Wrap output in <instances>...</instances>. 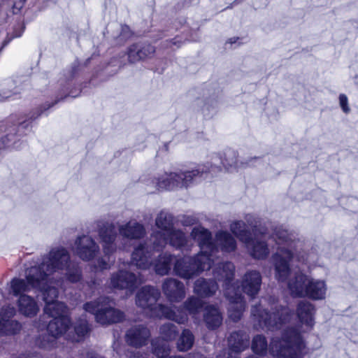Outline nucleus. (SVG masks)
Wrapping results in <instances>:
<instances>
[{"mask_svg": "<svg viewBox=\"0 0 358 358\" xmlns=\"http://www.w3.org/2000/svg\"><path fill=\"white\" fill-rule=\"evenodd\" d=\"M99 283L96 280H92L90 282H89V286L92 288H96V285H99Z\"/></svg>", "mask_w": 358, "mask_h": 358, "instance_id": "052dcab7", "label": "nucleus"}, {"mask_svg": "<svg viewBox=\"0 0 358 358\" xmlns=\"http://www.w3.org/2000/svg\"><path fill=\"white\" fill-rule=\"evenodd\" d=\"M38 270L29 268L25 271V279L14 278L10 283L9 292L17 296V306L19 313L27 317H35L40 308L34 297L27 293L35 288H41L44 284L43 279L36 278Z\"/></svg>", "mask_w": 358, "mask_h": 358, "instance_id": "7ed1b4c3", "label": "nucleus"}, {"mask_svg": "<svg viewBox=\"0 0 358 358\" xmlns=\"http://www.w3.org/2000/svg\"><path fill=\"white\" fill-rule=\"evenodd\" d=\"M315 306L310 302L300 301L296 306V313L299 322L308 329H312L314 325Z\"/></svg>", "mask_w": 358, "mask_h": 358, "instance_id": "393cba45", "label": "nucleus"}, {"mask_svg": "<svg viewBox=\"0 0 358 358\" xmlns=\"http://www.w3.org/2000/svg\"><path fill=\"white\" fill-rule=\"evenodd\" d=\"M306 344L301 333L294 327L285 329L281 338H272L270 353L276 358H304Z\"/></svg>", "mask_w": 358, "mask_h": 358, "instance_id": "39448f33", "label": "nucleus"}, {"mask_svg": "<svg viewBox=\"0 0 358 358\" xmlns=\"http://www.w3.org/2000/svg\"><path fill=\"white\" fill-rule=\"evenodd\" d=\"M50 276L45 278V283L41 288H35L36 291L41 292L43 294V299L45 304L53 301H57L56 299L58 297V289L55 286L49 284Z\"/></svg>", "mask_w": 358, "mask_h": 358, "instance_id": "c9c22d12", "label": "nucleus"}, {"mask_svg": "<svg viewBox=\"0 0 358 358\" xmlns=\"http://www.w3.org/2000/svg\"><path fill=\"white\" fill-rule=\"evenodd\" d=\"M217 289V283L213 279L200 278L194 284V292L202 298L213 296Z\"/></svg>", "mask_w": 358, "mask_h": 358, "instance_id": "cd10ccee", "label": "nucleus"}, {"mask_svg": "<svg viewBox=\"0 0 358 358\" xmlns=\"http://www.w3.org/2000/svg\"><path fill=\"white\" fill-rule=\"evenodd\" d=\"M63 271L65 280L70 283H77L82 280L83 271L78 262L71 261Z\"/></svg>", "mask_w": 358, "mask_h": 358, "instance_id": "473e14b6", "label": "nucleus"}, {"mask_svg": "<svg viewBox=\"0 0 358 358\" xmlns=\"http://www.w3.org/2000/svg\"><path fill=\"white\" fill-rule=\"evenodd\" d=\"M87 358H97V355L94 352L90 351L87 353Z\"/></svg>", "mask_w": 358, "mask_h": 358, "instance_id": "680f3d73", "label": "nucleus"}, {"mask_svg": "<svg viewBox=\"0 0 358 358\" xmlns=\"http://www.w3.org/2000/svg\"><path fill=\"white\" fill-rule=\"evenodd\" d=\"M119 233L127 239H140L145 234V229L142 224L136 221H129L119 227Z\"/></svg>", "mask_w": 358, "mask_h": 358, "instance_id": "bb28decb", "label": "nucleus"}, {"mask_svg": "<svg viewBox=\"0 0 358 358\" xmlns=\"http://www.w3.org/2000/svg\"><path fill=\"white\" fill-rule=\"evenodd\" d=\"M90 59V58L87 59L85 65H87V64L89 62Z\"/></svg>", "mask_w": 358, "mask_h": 358, "instance_id": "774afa93", "label": "nucleus"}, {"mask_svg": "<svg viewBox=\"0 0 358 358\" xmlns=\"http://www.w3.org/2000/svg\"><path fill=\"white\" fill-rule=\"evenodd\" d=\"M96 227L103 254L113 255L117 250L115 239L117 234L115 224L106 221H98Z\"/></svg>", "mask_w": 358, "mask_h": 358, "instance_id": "2eb2a0df", "label": "nucleus"}, {"mask_svg": "<svg viewBox=\"0 0 358 358\" xmlns=\"http://www.w3.org/2000/svg\"><path fill=\"white\" fill-rule=\"evenodd\" d=\"M194 343V334L189 329H185L177 341L176 347L180 352H187L192 348Z\"/></svg>", "mask_w": 358, "mask_h": 358, "instance_id": "4c0bfd02", "label": "nucleus"}, {"mask_svg": "<svg viewBox=\"0 0 358 358\" xmlns=\"http://www.w3.org/2000/svg\"><path fill=\"white\" fill-rule=\"evenodd\" d=\"M114 302L108 296H100L95 301L83 305L86 312L94 315L96 321L103 325L122 322L124 318L123 312L113 307Z\"/></svg>", "mask_w": 358, "mask_h": 358, "instance_id": "9b49d317", "label": "nucleus"}, {"mask_svg": "<svg viewBox=\"0 0 358 358\" xmlns=\"http://www.w3.org/2000/svg\"><path fill=\"white\" fill-rule=\"evenodd\" d=\"M70 255L66 249L62 247L52 248L48 255L42 257L41 262L38 266H31L38 270L36 278L45 283V278L53 273L62 271L71 262Z\"/></svg>", "mask_w": 358, "mask_h": 358, "instance_id": "f8f14e48", "label": "nucleus"}, {"mask_svg": "<svg viewBox=\"0 0 358 358\" xmlns=\"http://www.w3.org/2000/svg\"><path fill=\"white\" fill-rule=\"evenodd\" d=\"M80 69V64L78 62H75L72 64L71 69H69L67 71V74L66 76V79L68 80V81L73 79L78 74Z\"/></svg>", "mask_w": 358, "mask_h": 358, "instance_id": "3c124183", "label": "nucleus"}, {"mask_svg": "<svg viewBox=\"0 0 358 358\" xmlns=\"http://www.w3.org/2000/svg\"><path fill=\"white\" fill-rule=\"evenodd\" d=\"M262 285V275L257 271H248L243 275L241 287L242 292L254 299L259 293Z\"/></svg>", "mask_w": 358, "mask_h": 358, "instance_id": "412c9836", "label": "nucleus"}, {"mask_svg": "<svg viewBox=\"0 0 358 358\" xmlns=\"http://www.w3.org/2000/svg\"><path fill=\"white\" fill-rule=\"evenodd\" d=\"M245 220L252 232L249 239L243 242L250 255L255 259L266 258L269 249L264 236L268 234V227L260 217L254 215H247Z\"/></svg>", "mask_w": 358, "mask_h": 358, "instance_id": "6e6552de", "label": "nucleus"}, {"mask_svg": "<svg viewBox=\"0 0 358 358\" xmlns=\"http://www.w3.org/2000/svg\"><path fill=\"white\" fill-rule=\"evenodd\" d=\"M168 358H186V357H183L181 355H174V356H169Z\"/></svg>", "mask_w": 358, "mask_h": 358, "instance_id": "0e129e2a", "label": "nucleus"}, {"mask_svg": "<svg viewBox=\"0 0 358 358\" xmlns=\"http://www.w3.org/2000/svg\"><path fill=\"white\" fill-rule=\"evenodd\" d=\"M159 333L162 339L169 341L176 338L178 334V329L176 325L173 323H165L160 327Z\"/></svg>", "mask_w": 358, "mask_h": 358, "instance_id": "79ce46f5", "label": "nucleus"}, {"mask_svg": "<svg viewBox=\"0 0 358 358\" xmlns=\"http://www.w3.org/2000/svg\"><path fill=\"white\" fill-rule=\"evenodd\" d=\"M215 243L217 244V252L220 249L223 252L229 253L234 252L237 247L234 237L229 232L222 230L216 232Z\"/></svg>", "mask_w": 358, "mask_h": 358, "instance_id": "c85d7f7f", "label": "nucleus"}, {"mask_svg": "<svg viewBox=\"0 0 358 358\" xmlns=\"http://www.w3.org/2000/svg\"><path fill=\"white\" fill-rule=\"evenodd\" d=\"M287 285L293 296L322 300L326 296L327 285L324 280L312 278L302 273H296Z\"/></svg>", "mask_w": 358, "mask_h": 358, "instance_id": "1a4fd4ad", "label": "nucleus"}, {"mask_svg": "<svg viewBox=\"0 0 358 358\" xmlns=\"http://www.w3.org/2000/svg\"><path fill=\"white\" fill-rule=\"evenodd\" d=\"M71 325V320L69 317H52L49 322L48 333L57 338L64 334Z\"/></svg>", "mask_w": 358, "mask_h": 358, "instance_id": "c756f323", "label": "nucleus"}, {"mask_svg": "<svg viewBox=\"0 0 358 358\" xmlns=\"http://www.w3.org/2000/svg\"><path fill=\"white\" fill-rule=\"evenodd\" d=\"M196 222V219L192 216H185L182 220V223L184 226H191Z\"/></svg>", "mask_w": 358, "mask_h": 358, "instance_id": "6e6d98bb", "label": "nucleus"}, {"mask_svg": "<svg viewBox=\"0 0 358 358\" xmlns=\"http://www.w3.org/2000/svg\"><path fill=\"white\" fill-rule=\"evenodd\" d=\"M339 103L344 113H349L350 108L348 106V99L345 94H341L339 95Z\"/></svg>", "mask_w": 358, "mask_h": 358, "instance_id": "603ef678", "label": "nucleus"}, {"mask_svg": "<svg viewBox=\"0 0 358 358\" xmlns=\"http://www.w3.org/2000/svg\"><path fill=\"white\" fill-rule=\"evenodd\" d=\"M56 337L48 333L38 338L37 345L40 348L50 350L56 345Z\"/></svg>", "mask_w": 358, "mask_h": 358, "instance_id": "c03bdc74", "label": "nucleus"}, {"mask_svg": "<svg viewBox=\"0 0 358 358\" xmlns=\"http://www.w3.org/2000/svg\"><path fill=\"white\" fill-rule=\"evenodd\" d=\"M229 350H223L219 352L216 358H238L236 356L232 355Z\"/></svg>", "mask_w": 358, "mask_h": 358, "instance_id": "864d4df0", "label": "nucleus"}, {"mask_svg": "<svg viewBox=\"0 0 358 358\" xmlns=\"http://www.w3.org/2000/svg\"><path fill=\"white\" fill-rule=\"evenodd\" d=\"M76 334L79 338H83L89 332L90 328L85 319H80L74 327Z\"/></svg>", "mask_w": 358, "mask_h": 358, "instance_id": "8fccbe9b", "label": "nucleus"}, {"mask_svg": "<svg viewBox=\"0 0 358 358\" xmlns=\"http://www.w3.org/2000/svg\"><path fill=\"white\" fill-rule=\"evenodd\" d=\"M161 293L159 289L146 285L141 288L136 296V305L143 309L155 310L157 316L164 317L178 324H185L187 321V315L171 307L157 303Z\"/></svg>", "mask_w": 358, "mask_h": 358, "instance_id": "423d86ee", "label": "nucleus"}, {"mask_svg": "<svg viewBox=\"0 0 358 358\" xmlns=\"http://www.w3.org/2000/svg\"><path fill=\"white\" fill-rule=\"evenodd\" d=\"M234 275L235 266L230 262L219 263L213 269L214 280L224 282V296L229 301L228 308L229 317L233 321L238 322L245 310V303L239 287H236L232 283Z\"/></svg>", "mask_w": 358, "mask_h": 358, "instance_id": "20e7f679", "label": "nucleus"}, {"mask_svg": "<svg viewBox=\"0 0 358 358\" xmlns=\"http://www.w3.org/2000/svg\"><path fill=\"white\" fill-rule=\"evenodd\" d=\"M186 358H206L200 353H189L186 356Z\"/></svg>", "mask_w": 358, "mask_h": 358, "instance_id": "13d9d810", "label": "nucleus"}, {"mask_svg": "<svg viewBox=\"0 0 358 358\" xmlns=\"http://www.w3.org/2000/svg\"><path fill=\"white\" fill-rule=\"evenodd\" d=\"M130 30L128 26H122L120 37L123 39H126L130 36Z\"/></svg>", "mask_w": 358, "mask_h": 358, "instance_id": "4d7b16f0", "label": "nucleus"}, {"mask_svg": "<svg viewBox=\"0 0 358 358\" xmlns=\"http://www.w3.org/2000/svg\"><path fill=\"white\" fill-rule=\"evenodd\" d=\"M273 238L279 245L277 252L272 256L275 278L284 282L290 273V261L295 256L299 262L305 264L315 263L317 255L315 250L306 252L307 247L299 234L294 230L289 231L282 226L274 229Z\"/></svg>", "mask_w": 358, "mask_h": 358, "instance_id": "f257e3e1", "label": "nucleus"}, {"mask_svg": "<svg viewBox=\"0 0 358 358\" xmlns=\"http://www.w3.org/2000/svg\"><path fill=\"white\" fill-rule=\"evenodd\" d=\"M271 310L270 313L266 309H262L260 304L252 306L251 314L263 330L278 329L284 324L289 322L293 316V312L287 306L275 304L271 307Z\"/></svg>", "mask_w": 358, "mask_h": 358, "instance_id": "9d476101", "label": "nucleus"}, {"mask_svg": "<svg viewBox=\"0 0 358 358\" xmlns=\"http://www.w3.org/2000/svg\"><path fill=\"white\" fill-rule=\"evenodd\" d=\"M63 98L57 99L51 103H45L34 109L29 115L28 120L13 124L6 129V134L0 138L1 145L6 149L13 147L15 150H20L26 145L25 142L20 141V137L26 135L31 131V120H34L41 116L47 115L46 111L58 103Z\"/></svg>", "mask_w": 358, "mask_h": 358, "instance_id": "0eeeda50", "label": "nucleus"}, {"mask_svg": "<svg viewBox=\"0 0 358 358\" xmlns=\"http://www.w3.org/2000/svg\"><path fill=\"white\" fill-rule=\"evenodd\" d=\"M112 287L118 289H127L133 292L138 285V278L136 274L125 271L119 270L113 273L110 277Z\"/></svg>", "mask_w": 358, "mask_h": 358, "instance_id": "6ab92c4d", "label": "nucleus"}, {"mask_svg": "<svg viewBox=\"0 0 358 358\" xmlns=\"http://www.w3.org/2000/svg\"><path fill=\"white\" fill-rule=\"evenodd\" d=\"M155 224L159 231L167 234L174 229L173 216L167 211L162 210L155 219Z\"/></svg>", "mask_w": 358, "mask_h": 358, "instance_id": "f704fd0d", "label": "nucleus"}, {"mask_svg": "<svg viewBox=\"0 0 358 358\" xmlns=\"http://www.w3.org/2000/svg\"><path fill=\"white\" fill-rule=\"evenodd\" d=\"M152 350L157 358H167L170 353V346L167 341L157 338L152 341Z\"/></svg>", "mask_w": 358, "mask_h": 358, "instance_id": "58836bf2", "label": "nucleus"}, {"mask_svg": "<svg viewBox=\"0 0 358 358\" xmlns=\"http://www.w3.org/2000/svg\"><path fill=\"white\" fill-rule=\"evenodd\" d=\"M218 101L216 98H212L208 99L203 105L202 108L203 113L205 116H212L216 112L217 108Z\"/></svg>", "mask_w": 358, "mask_h": 358, "instance_id": "a18cd8bd", "label": "nucleus"}, {"mask_svg": "<svg viewBox=\"0 0 358 358\" xmlns=\"http://www.w3.org/2000/svg\"><path fill=\"white\" fill-rule=\"evenodd\" d=\"M14 87H15V83H14L13 80H6L2 84V87L0 90L1 96H2V98H3L4 99H7L11 97V96L13 94H17V92H13L11 90V88L13 89V88H14Z\"/></svg>", "mask_w": 358, "mask_h": 358, "instance_id": "09e8293b", "label": "nucleus"}, {"mask_svg": "<svg viewBox=\"0 0 358 358\" xmlns=\"http://www.w3.org/2000/svg\"><path fill=\"white\" fill-rule=\"evenodd\" d=\"M45 315L50 317H68V308L64 303L61 301H53L48 303L44 307Z\"/></svg>", "mask_w": 358, "mask_h": 358, "instance_id": "72a5a7b5", "label": "nucleus"}, {"mask_svg": "<svg viewBox=\"0 0 358 358\" xmlns=\"http://www.w3.org/2000/svg\"><path fill=\"white\" fill-rule=\"evenodd\" d=\"M155 52V48L150 43L138 42L131 45L127 49L128 60L136 63L145 59L151 58Z\"/></svg>", "mask_w": 358, "mask_h": 358, "instance_id": "aec40b11", "label": "nucleus"}, {"mask_svg": "<svg viewBox=\"0 0 358 358\" xmlns=\"http://www.w3.org/2000/svg\"><path fill=\"white\" fill-rule=\"evenodd\" d=\"M212 259L207 255L196 254L176 259L173 266L176 275L184 279H191L211 267Z\"/></svg>", "mask_w": 358, "mask_h": 358, "instance_id": "ddd939ff", "label": "nucleus"}, {"mask_svg": "<svg viewBox=\"0 0 358 358\" xmlns=\"http://www.w3.org/2000/svg\"><path fill=\"white\" fill-rule=\"evenodd\" d=\"M114 262L115 258L113 257V255H106L104 254L103 257L97 259L96 267L101 271L107 270L110 268Z\"/></svg>", "mask_w": 358, "mask_h": 358, "instance_id": "49530a36", "label": "nucleus"}, {"mask_svg": "<svg viewBox=\"0 0 358 358\" xmlns=\"http://www.w3.org/2000/svg\"><path fill=\"white\" fill-rule=\"evenodd\" d=\"M99 252V246L90 236L82 235L75 241V252L84 261L93 259Z\"/></svg>", "mask_w": 358, "mask_h": 358, "instance_id": "a211bd4d", "label": "nucleus"}, {"mask_svg": "<svg viewBox=\"0 0 358 358\" xmlns=\"http://www.w3.org/2000/svg\"><path fill=\"white\" fill-rule=\"evenodd\" d=\"M203 320L208 329L213 330L222 324V316L217 308L210 305L204 309Z\"/></svg>", "mask_w": 358, "mask_h": 358, "instance_id": "7c9ffc66", "label": "nucleus"}, {"mask_svg": "<svg viewBox=\"0 0 358 358\" xmlns=\"http://www.w3.org/2000/svg\"><path fill=\"white\" fill-rule=\"evenodd\" d=\"M214 162L209 164L199 165L192 170H176L175 171L165 172L156 178V185L158 189L175 190L187 188L190 185L200 182L206 178V175L214 170H221L223 166L229 170V168L237 167L238 160L236 157L222 159L219 155H215Z\"/></svg>", "mask_w": 358, "mask_h": 358, "instance_id": "f03ea898", "label": "nucleus"}, {"mask_svg": "<svg viewBox=\"0 0 358 358\" xmlns=\"http://www.w3.org/2000/svg\"><path fill=\"white\" fill-rule=\"evenodd\" d=\"M151 240L152 241V248L157 251L162 250L169 243L182 253H188L192 250L194 245L182 231L175 228L167 234L155 231L152 234Z\"/></svg>", "mask_w": 358, "mask_h": 358, "instance_id": "4468645a", "label": "nucleus"}, {"mask_svg": "<svg viewBox=\"0 0 358 358\" xmlns=\"http://www.w3.org/2000/svg\"><path fill=\"white\" fill-rule=\"evenodd\" d=\"M190 236L201 250L198 254L207 255L211 259V256L217 252V244L208 229L201 226L195 227L192 229Z\"/></svg>", "mask_w": 358, "mask_h": 358, "instance_id": "dca6fc26", "label": "nucleus"}, {"mask_svg": "<svg viewBox=\"0 0 358 358\" xmlns=\"http://www.w3.org/2000/svg\"><path fill=\"white\" fill-rule=\"evenodd\" d=\"M152 248L147 243H140L131 255V264L140 269H147L152 264Z\"/></svg>", "mask_w": 358, "mask_h": 358, "instance_id": "b1692460", "label": "nucleus"}, {"mask_svg": "<svg viewBox=\"0 0 358 358\" xmlns=\"http://www.w3.org/2000/svg\"><path fill=\"white\" fill-rule=\"evenodd\" d=\"M25 29L24 23L22 21H17L12 28V31L7 34L6 39L2 42L0 47V52L6 47L13 38L20 37Z\"/></svg>", "mask_w": 358, "mask_h": 358, "instance_id": "a19ab883", "label": "nucleus"}, {"mask_svg": "<svg viewBox=\"0 0 358 358\" xmlns=\"http://www.w3.org/2000/svg\"><path fill=\"white\" fill-rule=\"evenodd\" d=\"M260 161V159L258 157L251 158L250 160H248L245 164L248 166L254 165L253 162H258Z\"/></svg>", "mask_w": 358, "mask_h": 358, "instance_id": "bf43d9fd", "label": "nucleus"}, {"mask_svg": "<svg viewBox=\"0 0 358 358\" xmlns=\"http://www.w3.org/2000/svg\"><path fill=\"white\" fill-rule=\"evenodd\" d=\"M15 313V308L10 305L4 306L1 310L0 329L6 334H15L21 329V324L17 321L11 320Z\"/></svg>", "mask_w": 358, "mask_h": 358, "instance_id": "4be33fe9", "label": "nucleus"}, {"mask_svg": "<svg viewBox=\"0 0 358 358\" xmlns=\"http://www.w3.org/2000/svg\"><path fill=\"white\" fill-rule=\"evenodd\" d=\"M166 48H172V46L176 45L177 48L180 46V41L178 39V38H174L171 40H166L164 42Z\"/></svg>", "mask_w": 358, "mask_h": 358, "instance_id": "5fc2aeb1", "label": "nucleus"}, {"mask_svg": "<svg viewBox=\"0 0 358 358\" xmlns=\"http://www.w3.org/2000/svg\"><path fill=\"white\" fill-rule=\"evenodd\" d=\"M229 350L238 354L249 347L250 337L241 330L232 332L228 338Z\"/></svg>", "mask_w": 358, "mask_h": 358, "instance_id": "a878e982", "label": "nucleus"}, {"mask_svg": "<svg viewBox=\"0 0 358 358\" xmlns=\"http://www.w3.org/2000/svg\"><path fill=\"white\" fill-rule=\"evenodd\" d=\"M182 306L189 315H196L203 308V302L198 297L192 296L187 299Z\"/></svg>", "mask_w": 358, "mask_h": 358, "instance_id": "ea45409f", "label": "nucleus"}, {"mask_svg": "<svg viewBox=\"0 0 358 358\" xmlns=\"http://www.w3.org/2000/svg\"><path fill=\"white\" fill-rule=\"evenodd\" d=\"M70 96L71 97H77L78 96V94H75L73 91H70L67 94L64 96V97Z\"/></svg>", "mask_w": 358, "mask_h": 358, "instance_id": "e2e57ef3", "label": "nucleus"}, {"mask_svg": "<svg viewBox=\"0 0 358 358\" xmlns=\"http://www.w3.org/2000/svg\"><path fill=\"white\" fill-rule=\"evenodd\" d=\"M247 222L242 220L233 222L230 224L231 231L241 241H247L249 239V236L252 234V229H248L246 228Z\"/></svg>", "mask_w": 358, "mask_h": 358, "instance_id": "e433bc0d", "label": "nucleus"}, {"mask_svg": "<svg viewBox=\"0 0 358 358\" xmlns=\"http://www.w3.org/2000/svg\"><path fill=\"white\" fill-rule=\"evenodd\" d=\"M64 89H63L62 90L67 91L69 89V87L64 86Z\"/></svg>", "mask_w": 358, "mask_h": 358, "instance_id": "338daca9", "label": "nucleus"}, {"mask_svg": "<svg viewBox=\"0 0 358 358\" xmlns=\"http://www.w3.org/2000/svg\"><path fill=\"white\" fill-rule=\"evenodd\" d=\"M150 336V331L145 325L134 324L126 331L124 341L129 346L140 348L148 343Z\"/></svg>", "mask_w": 358, "mask_h": 358, "instance_id": "f3484780", "label": "nucleus"}, {"mask_svg": "<svg viewBox=\"0 0 358 358\" xmlns=\"http://www.w3.org/2000/svg\"><path fill=\"white\" fill-rule=\"evenodd\" d=\"M235 42H236V40H235V38H230V39L229 40V43H231V44H233V43H234Z\"/></svg>", "mask_w": 358, "mask_h": 358, "instance_id": "69168bd1", "label": "nucleus"}, {"mask_svg": "<svg viewBox=\"0 0 358 358\" xmlns=\"http://www.w3.org/2000/svg\"><path fill=\"white\" fill-rule=\"evenodd\" d=\"M5 1H7L8 6H12L13 14H17L23 8L26 0H0V15Z\"/></svg>", "mask_w": 358, "mask_h": 358, "instance_id": "de8ad7c7", "label": "nucleus"}, {"mask_svg": "<svg viewBox=\"0 0 358 358\" xmlns=\"http://www.w3.org/2000/svg\"><path fill=\"white\" fill-rule=\"evenodd\" d=\"M162 290L171 302H179L185 296L184 284L175 278H167L162 285Z\"/></svg>", "mask_w": 358, "mask_h": 358, "instance_id": "5701e85b", "label": "nucleus"}, {"mask_svg": "<svg viewBox=\"0 0 358 358\" xmlns=\"http://www.w3.org/2000/svg\"><path fill=\"white\" fill-rule=\"evenodd\" d=\"M252 349L255 354L265 355L268 351L267 341L263 335H257L253 338Z\"/></svg>", "mask_w": 358, "mask_h": 358, "instance_id": "37998d69", "label": "nucleus"}, {"mask_svg": "<svg viewBox=\"0 0 358 358\" xmlns=\"http://www.w3.org/2000/svg\"><path fill=\"white\" fill-rule=\"evenodd\" d=\"M175 260V256L172 255L167 253L160 255L155 264V272L161 275L169 274Z\"/></svg>", "mask_w": 358, "mask_h": 358, "instance_id": "2f4dec72", "label": "nucleus"}]
</instances>
